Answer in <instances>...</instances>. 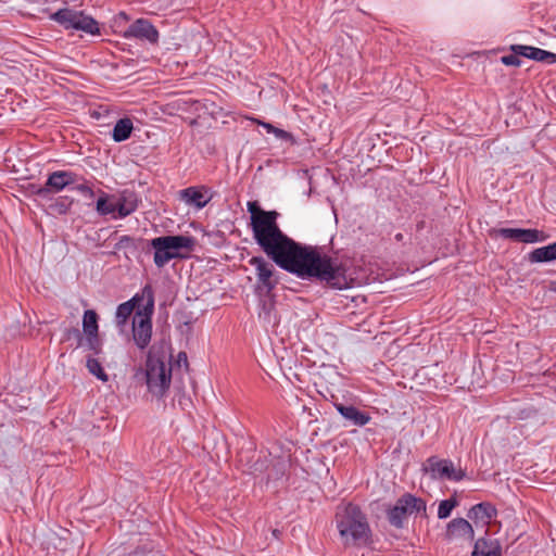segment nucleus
Masks as SVG:
<instances>
[{
	"label": "nucleus",
	"instance_id": "obj_1",
	"mask_svg": "<svg viewBox=\"0 0 556 556\" xmlns=\"http://www.w3.org/2000/svg\"><path fill=\"white\" fill-rule=\"evenodd\" d=\"M253 239L262 251L281 269L303 280L316 279L329 288H351L345 267L337 260L313 245L301 244L281 231L276 211L254 210L249 203Z\"/></svg>",
	"mask_w": 556,
	"mask_h": 556
},
{
	"label": "nucleus",
	"instance_id": "obj_2",
	"mask_svg": "<svg viewBox=\"0 0 556 556\" xmlns=\"http://www.w3.org/2000/svg\"><path fill=\"white\" fill-rule=\"evenodd\" d=\"M135 379L143 382L153 397L162 400L170 387L172 363L164 353H159L152 346L148 352L144 367L136 370Z\"/></svg>",
	"mask_w": 556,
	"mask_h": 556
},
{
	"label": "nucleus",
	"instance_id": "obj_3",
	"mask_svg": "<svg viewBox=\"0 0 556 556\" xmlns=\"http://www.w3.org/2000/svg\"><path fill=\"white\" fill-rule=\"evenodd\" d=\"M336 526L345 546H365L370 542L371 530L365 514L357 505L349 503L338 508Z\"/></svg>",
	"mask_w": 556,
	"mask_h": 556
},
{
	"label": "nucleus",
	"instance_id": "obj_4",
	"mask_svg": "<svg viewBox=\"0 0 556 556\" xmlns=\"http://www.w3.org/2000/svg\"><path fill=\"white\" fill-rule=\"evenodd\" d=\"M153 249V262L157 268L164 267L169 261L181 257V250H191L194 239L190 236H161L150 240Z\"/></svg>",
	"mask_w": 556,
	"mask_h": 556
},
{
	"label": "nucleus",
	"instance_id": "obj_5",
	"mask_svg": "<svg viewBox=\"0 0 556 556\" xmlns=\"http://www.w3.org/2000/svg\"><path fill=\"white\" fill-rule=\"evenodd\" d=\"M143 295H147V302L135 312L131 324L132 340L141 351L149 346L152 337L151 316L154 307V295L151 286L143 287Z\"/></svg>",
	"mask_w": 556,
	"mask_h": 556
},
{
	"label": "nucleus",
	"instance_id": "obj_6",
	"mask_svg": "<svg viewBox=\"0 0 556 556\" xmlns=\"http://www.w3.org/2000/svg\"><path fill=\"white\" fill-rule=\"evenodd\" d=\"M426 509V502L421 497L405 493L396 500L393 506L387 509V518L391 526L402 529L408 516L425 514Z\"/></svg>",
	"mask_w": 556,
	"mask_h": 556
},
{
	"label": "nucleus",
	"instance_id": "obj_7",
	"mask_svg": "<svg viewBox=\"0 0 556 556\" xmlns=\"http://www.w3.org/2000/svg\"><path fill=\"white\" fill-rule=\"evenodd\" d=\"M422 470L432 480L459 482L466 477V471L460 467H456L451 459H441L437 456L429 457Z\"/></svg>",
	"mask_w": 556,
	"mask_h": 556
},
{
	"label": "nucleus",
	"instance_id": "obj_8",
	"mask_svg": "<svg viewBox=\"0 0 556 556\" xmlns=\"http://www.w3.org/2000/svg\"><path fill=\"white\" fill-rule=\"evenodd\" d=\"M51 18L66 27L83 30L87 34L94 35L99 33L98 23L83 12H75L64 8L53 13Z\"/></svg>",
	"mask_w": 556,
	"mask_h": 556
},
{
	"label": "nucleus",
	"instance_id": "obj_9",
	"mask_svg": "<svg viewBox=\"0 0 556 556\" xmlns=\"http://www.w3.org/2000/svg\"><path fill=\"white\" fill-rule=\"evenodd\" d=\"M84 180L72 170H55L48 175L43 187L39 188L37 194L47 199L50 193H58L66 188L73 187L77 181Z\"/></svg>",
	"mask_w": 556,
	"mask_h": 556
},
{
	"label": "nucleus",
	"instance_id": "obj_10",
	"mask_svg": "<svg viewBox=\"0 0 556 556\" xmlns=\"http://www.w3.org/2000/svg\"><path fill=\"white\" fill-rule=\"evenodd\" d=\"M286 471V463L283 459H269L258 457L251 467V473L261 477V481L268 484L270 481L281 479Z\"/></svg>",
	"mask_w": 556,
	"mask_h": 556
},
{
	"label": "nucleus",
	"instance_id": "obj_11",
	"mask_svg": "<svg viewBox=\"0 0 556 556\" xmlns=\"http://www.w3.org/2000/svg\"><path fill=\"white\" fill-rule=\"evenodd\" d=\"M178 198L186 205L202 210L213 199V193L210 188L201 185L181 189L178 192Z\"/></svg>",
	"mask_w": 556,
	"mask_h": 556
},
{
	"label": "nucleus",
	"instance_id": "obj_12",
	"mask_svg": "<svg viewBox=\"0 0 556 556\" xmlns=\"http://www.w3.org/2000/svg\"><path fill=\"white\" fill-rule=\"evenodd\" d=\"M140 200L136 192L124 189L115 194L114 219H124L137 211Z\"/></svg>",
	"mask_w": 556,
	"mask_h": 556
},
{
	"label": "nucleus",
	"instance_id": "obj_13",
	"mask_svg": "<svg viewBox=\"0 0 556 556\" xmlns=\"http://www.w3.org/2000/svg\"><path fill=\"white\" fill-rule=\"evenodd\" d=\"M124 37L156 43L159 40V31L148 20L139 18L128 26L124 33Z\"/></svg>",
	"mask_w": 556,
	"mask_h": 556
},
{
	"label": "nucleus",
	"instance_id": "obj_14",
	"mask_svg": "<svg viewBox=\"0 0 556 556\" xmlns=\"http://www.w3.org/2000/svg\"><path fill=\"white\" fill-rule=\"evenodd\" d=\"M500 237L523 243L543 242L547 236L538 229L523 228H501L497 230Z\"/></svg>",
	"mask_w": 556,
	"mask_h": 556
},
{
	"label": "nucleus",
	"instance_id": "obj_15",
	"mask_svg": "<svg viewBox=\"0 0 556 556\" xmlns=\"http://www.w3.org/2000/svg\"><path fill=\"white\" fill-rule=\"evenodd\" d=\"M446 539L448 541H473L475 531L472 525L464 518L452 519L446 526Z\"/></svg>",
	"mask_w": 556,
	"mask_h": 556
},
{
	"label": "nucleus",
	"instance_id": "obj_16",
	"mask_svg": "<svg viewBox=\"0 0 556 556\" xmlns=\"http://www.w3.org/2000/svg\"><path fill=\"white\" fill-rule=\"evenodd\" d=\"M510 51L516 54H521L523 58L545 64L556 63V53L541 48L525 45H511Z\"/></svg>",
	"mask_w": 556,
	"mask_h": 556
},
{
	"label": "nucleus",
	"instance_id": "obj_17",
	"mask_svg": "<svg viewBox=\"0 0 556 556\" xmlns=\"http://www.w3.org/2000/svg\"><path fill=\"white\" fill-rule=\"evenodd\" d=\"M334 408L346 421L345 426L363 427L371 420L368 413L358 409L354 405L336 403Z\"/></svg>",
	"mask_w": 556,
	"mask_h": 556
},
{
	"label": "nucleus",
	"instance_id": "obj_18",
	"mask_svg": "<svg viewBox=\"0 0 556 556\" xmlns=\"http://www.w3.org/2000/svg\"><path fill=\"white\" fill-rule=\"evenodd\" d=\"M147 301V295H143V289L141 290V294L136 293L130 300L119 304L116 307L115 312V325L118 328L119 332H123L129 317L134 313L136 306L142 302Z\"/></svg>",
	"mask_w": 556,
	"mask_h": 556
},
{
	"label": "nucleus",
	"instance_id": "obj_19",
	"mask_svg": "<svg viewBox=\"0 0 556 556\" xmlns=\"http://www.w3.org/2000/svg\"><path fill=\"white\" fill-rule=\"evenodd\" d=\"M496 515L497 510L492 504L482 502L473 505L468 510L467 517L477 526L481 525L482 527H486Z\"/></svg>",
	"mask_w": 556,
	"mask_h": 556
},
{
	"label": "nucleus",
	"instance_id": "obj_20",
	"mask_svg": "<svg viewBox=\"0 0 556 556\" xmlns=\"http://www.w3.org/2000/svg\"><path fill=\"white\" fill-rule=\"evenodd\" d=\"M502 545L497 539L479 538L473 545L470 556H502Z\"/></svg>",
	"mask_w": 556,
	"mask_h": 556
},
{
	"label": "nucleus",
	"instance_id": "obj_21",
	"mask_svg": "<svg viewBox=\"0 0 556 556\" xmlns=\"http://www.w3.org/2000/svg\"><path fill=\"white\" fill-rule=\"evenodd\" d=\"M250 264L255 267L258 281L268 290H271L275 286L271 281V265L267 263L262 256L252 257L250 260Z\"/></svg>",
	"mask_w": 556,
	"mask_h": 556
},
{
	"label": "nucleus",
	"instance_id": "obj_22",
	"mask_svg": "<svg viewBox=\"0 0 556 556\" xmlns=\"http://www.w3.org/2000/svg\"><path fill=\"white\" fill-rule=\"evenodd\" d=\"M75 333L78 338V348H81L84 351L90 352L93 355H99L102 353L103 343L99 337V333L81 334L78 330H75Z\"/></svg>",
	"mask_w": 556,
	"mask_h": 556
},
{
	"label": "nucleus",
	"instance_id": "obj_23",
	"mask_svg": "<svg viewBox=\"0 0 556 556\" xmlns=\"http://www.w3.org/2000/svg\"><path fill=\"white\" fill-rule=\"evenodd\" d=\"M530 263H547L556 261V241L545 247L536 248L528 254Z\"/></svg>",
	"mask_w": 556,
	"mask_h": 556
},
{
	"label": "nucleus",
	"instance_id": "obj_24",
	"mask_svg": "<svg viewBox=\"0 0 556 556\" xmlns=\"http://www.w3.org/2000/svg\"><path fill=\"white\" fill-rule=\"evenodd\" d=\"M115 194L106 193L102 190L99 191V197L96 202V211L100 216H111L114 219L115 208Z\"/></svg>",
	"mask_w": 556,
	"mask_h": 556
},
{
	"label": "nucleus",
	"instance_id": "obj_25",
	"mask_svg": "<svg viewBox=\"0 0 556 556\" xmlns=\"http://www.w3.org/2000/svg\"><path fill=\"white\" fill-rule=\"evenodd\" d=\"M132 130L134 124L130 118H119L112 129V139L115 142L126 141L131 136Z\"/></svg>",
	"mask_w": 556,
	"mask_h": 556
},
{
	"label": "nucleus",
	"instance_id": "obj_26",
	"mask_svg": "<svg viewBox=\"0 0 556 556\" xmlns=\"http://www.w3.org/2000/svg\"><path fill=\"white\" fill-rule=\"evenodd\" d=\"M98 314L93 309H86L83 316V333H99Z\"/></svg>",
	"mask_w": 556,
	"mask_h": 556
},
{
	"label": "nucleus",
	"instance_id": "obj_27",
	"mask_svg": "<svg viewBox=\"0 0 556 556\" xmlns=\"http://www.w3.org/2000/svg\"><path fill=\"white\" fill-rule=\"evenodd\" d=\"M86 367L88 371L97 377L100 381L106 382L109 380V376L102 367L101 363L93 356H88L86 359Z\"/></svg>",
	"mask_w": 556,
	"mask_h": 556
},
{
	"label": "nucleus",
	"instance_id": "obj_28",
	"mask_svg": "<svg viewBox=\"0 0 556 556\" xmlns=\"http://www.w3.org/2000/svg\"><path fill=\"white\" fill-rule=\"evenodd\" d=\"M260 126H262L268 134H273L277 139L279 140H292L293 137L290 132L283 130V129H280L276 126H274L273 124L270 123H267V122H260L258 123Z\"/></svg>",
	"mask_w": 556,
	"mask_h": 556
},
{
	"label": "nucleus",
	"instance_id": "obj_29",
	"mask_svg": "<svg viewBox=\"0 0 556 556\" xmlns=\"http://www.w3.org/2000/svg\"><path fill=\"white\" fill-rule=\"evenodd\" d=\"M457 501L455 498H447L440 502L438 507V518L446 519L451 516L452 510L456 507Z\"/></svg>",
	"mask_w": 556,
	"mask_h": 556
},
{
	"label": "nucleus",
	"instance_id": "obj_30",
	"mask_svg": "<svg viewBox=\"0 0 556 556\" xmlns=\"http://www.w3.org/2000/svg\"><path fill=\"white\" fill-rule=\"evenodd\" d=\"M71 190L77 191L84 198L89 200H92L96 195L92 188L85 180L83 182L77 181L73 187H71Z\"/></svg>",
	"mask_w": 556,
	"mask_h": 556
},
{
	"label": "nucleus",
	"instance_id": "obj_31",
	"mask_svg": "<svg viewBox=\"0 0 556 556\" xmlns=\"http://www.w3.org/2000/svg\"><path fill=\"white\" fill-rule=\"evenodd\" d=\"M72 200H70L67 197L65 198H59L51 207L59 214H66L71 207Z\"/></svg>",
	"mask_w": 556,
	"mask_h": 556
},
{
	"label": "nucleus",
	"instance_id": "obj_32",
	"mask_svg": "<svg viewBox=\"0 0 556 556\" xmlns=\"http://www.w3.org/2000/svg\"><path fill=\"white\" fill-rule=\"evenodd\" d=\"M519 56H522V55L516 54L513 52L511 54L503 55L501 58V62L507 66H520L521 60L519 59Z\"/></svg>",
	"mask_w": 556,
	"mask_h": 556
},
{
	"label": "nucleus",
	"instance_id": "obj_33",
	"mask_svg": "<svg viewBox=\"0 0 556 556\" xmlns=\"http://www.w3.org/2000/svg\"><path fill=\"white\" fill-rule=\"evenodd\" d=\"M178 365L184 364L186 367L188 366V358L185 352H179L177 355Z\"/></svg>",
	"mask_w": 556,
	"mask_h": 556
},
{
	"label": "nucleus",
	"instance_id": "obj_34",
	"mask_svg": "<svg viewBox=\"0 0 556 556\" xmlns=\"http://www.w3.org/2000/svg\"><path fill=\"white\" fill-rule=\"evenodd\" d=\"M132 241V239L129 237V236H122L118 240V243H117V247L118 248H122L124 245H127L128 243H130Z\"/></svg>",
	"mask_w": 556,
	"mask_h": 556
},
{
	"label": "nucleus",
	"instance_id": "obj_35",
	"mask_svg": "<svg viewBox=\"0 0 556 556\" xmlns=\"http://www.w3.org/2000/svg\"><path fill=\"white\" fill-rule=\"evenodd\" d=\"M402 238V235H396V239H401Z\"/></svg>",
	"mask_w": 556,
	"mask_h": 556
},
{
	"label": "nucleus",
	"instance_id": "obj_36",
	"mask_svg": "<svg viewBox=\"0 0 556 556\" xmlns=\"http://www.w3.org/2000/svg\"><path fill=\"white\" fill-rule=\"evenodd\" d=\"M554 291H556V287L554 288Z\"/></svg>",
	"mask_w": 556,
	"mask_h": 556
}]
</instances>
